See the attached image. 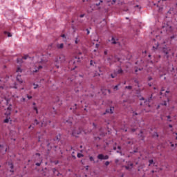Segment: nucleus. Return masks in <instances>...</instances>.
Returning <instances> with one entry per match:
<instances>
[{"mask_svg": "<svg viewBox=\"0 0 177 177\" xmlns=\"http://www.w3.org/2000/svg\"><path fill=\"white\" fill-rule=\"evenodd\" d=\"M28 57V55H25L22 57V59H24V60H27V58Z\"/></svg>", "mask_w": 177, "mask_h": 177, "instance_id": "34", "label": "nucleus"}, {"mask_svg": "<svg viewBox=\"0 0 177 177\" xmlns=\"http://www.w3.org/2000/svg\"><path fill=\"white\" fill-rule=\"evenodd\" d=\"M78 158H81V157H84V155L82 153H77Z\"/></svg>", "mask_w": 177, "mask_h": 177, "instance_id": "25", "label": "nucleus"}, {"mask_svg": "<svg viewBox=\"0 0 177 177\" xmlns=\"http://www.w3.org/2000/svg\"><path fill=\"white\" fill-rule=\"evenodd\" d=\"M86 31H87V35H89V29H86Z\"/></svg>", "mask_w": 177, "mask_h": 177, "instance_id": "51", "label": "nucleus"}, {"mask_svg": "<svg viewBox=\"0 0 177 177\" xmlns=\"http://www.w3.org/2000/svg\"><path fill=\"white\" fill-rule=\"evenodd\" d=\"M140 100H145V97H142L141 98H140Z\"/></svg>", "mask_w": 177, "mask_h": 177, "instance_id": "55", "label": "nucleus"}, {"mask_svg": "<svg viewBox=\"0 0 177 177\" xmlns=\"http://www.w3.org/2000/svg\"><path fill=\"white\" fill-rule=\"evenodd\" d=\"M22 102H26V98H22Z\"/></svg>", "mask_w": 177, "mask_h": 177, "instance_id": "62", "label": "nucleus"}, {"mask_svg": "<svg viewBox=\"0 0 177 177\" xmlns=\"http://www.w3.org/2000/svg\"><path fill=\"white\" fill-rule=\"evenodd\" d=\"M107 60H108V62H109V63H110V62L111 61V57H108V58H107Z\"/></svg>", "mask_w": 177, "mask_h": 177, "instance_id": "47", "label": "nucleus"}, {"mask_svg": "<svg viewBox=\"0 0 177 177\" xmlns=\"http://www.w3.org/2000/svg\"><path fill=\"white\" fill-rule=\"evenodd\" d=\"M90 161H94L93 157L91 156L89 158Z\"/></svg>", "mask_w": 177, "mask_h": 177, "instance_id": "39", "label": "nucleus"}, {"mask_svg": "<svg viewBox=\"0 0 177 177\" xmlns=\"http://www.w3.org/2000/svg\"><path fill=\"white\" fill-rule=\"evenodd\" d=\"M5 115H7V117H9V115H10V111H8V112H6V113H5Z\"/></svg>", "mask_w": 177, "mask_h": 177, "instance_id": "27", "label": "nucleus"}, {"mask_svg": "<svg viewBox=\"0 0 177 177\" xmlns=\"http://www.w3.org/2000/svg\"><path fill=\"white\" fill-rule=\"evenodd\" d=\"M41 68H42V66L39 65V66H38V70H39V69H41Z\"/></svg>", "mask_w": 177, "mask_h": 177, "instance_id": "50", "label": "nucleus"}, {"mask_svg": "<svg viewBox=\"0 0 177 177\" xmlns=\"http://www.w3.org/2000/svg\"><path fill=\"white\" fill-rule=\"evenodd\" d=\"M122 73H124V71H122V69L120 68L117 71V72L115 73L117 75V74H122Z\"/></svg>", "mask_w": 177, "mask_h": 177, "instance_id": "11", "label": "nucleus"}, {"mask_svg": "<svg viewBox=\"0 0 177 177\" xmlns=\"http://www.w3.org/2000/svg\"><path fill=\"white\" fill-rule=\"evenodd\" d=\"M72 157H73V158H74V160H75V158H76L75 156L73 155Z\"/></svg>", "mask_w": 177, "mask_h": 177, "instance_id": "60", "label": "nucleus"}, {"mask_svg": "<svg viewBox=\"0 0 177 177\" xmlns=\"http://www.w3.org/2000/svg\"><path fill=\"white\" fill-rule=\"evenodd\" d=\"M107 92H109V93H111V91L110 90H107Z\"/></svg>", "mask_w": 177, "mask_h": 177, "instance_id": "63", "label": "nucleus"}, {"mask_svg": "<svg viewBox=\"0 0 177 177\" xmlns=\"http://www.w3.org/2000/svg\"><path fill=\"white\" fill-rule=\"evenodd\" d=\"M34 85V89H37L38 88V84H33Z\"/></svg>", "mask_w": 177, "mask_h": 177, "instance_id": "35", "label": "nucleus"}, {"mask_svg": "<svg viewBox=\"0 0 177 177\" xmlns=\"http://www.w3.org/2000/svg\"><path fill=\"white\" fill-rule=\"evenodd\" d=\"M34 110H35L36 113L38 114V108H37V106H34Z\"/></svg>", "mask_w": 177, "mask_h": 177, "instance_id": "30", "label": "nucleus"}, {"mask_svg": "<svg viewBox=\"0 0 177 177\" xmlns=\"http://www.w3.org/2000/svg\"><path fill=\"white\" fill-rule=\"evenodd\" d=\"M116 1H117V0H113V1H112V3H111L112 5H114V3H115Z\"/></svg>", "mask_w": 177, "mask_h": 177, "instance_id": "44", "label": "nucleus"}, {"mask_svg": "<svg viewBox=\"0 0 177 177\" xmlns=\"http://www.w3.org/2000/svg\"><path fill=\"white\" fill-rule=\"evenodd\" d=\"M2 99H4V100H6V102H8V100H6V97H5V95L2 96Z\"/></svg>", "mask_w": 177, "mask_h": 177, "instance_id": "42", "label": "nucleus"}, {"mask_svg": "<svg viewBox=\"0 0 177 177\" xmlns=\"http://www.w3.org/2000/svg\"><path fill=\"white\" fill-rule=\"evenodd\" d=\"M149 167H150V165H151V164H153L154 160H149Z\"/></svg>", "mask_w": 177, "mask_h": 177, "instance_id": "19", "label": "nucleus"}, {"mask_svg": "<svg viewBox=\"0 0 177 177\" xmlns=\"http://www.w3.org/2000/svg\"><path fill=\"white\" fill-rule=\"evenodd\" d=\"M105 165L106 167H109V165H110V162L109 161L105 162Z\"/></svg>", "mask_w": 177, "mask_h": 177, "instance_id": "29", "label": "nucleus"}, {"mask_svg": "<svg viewBox=\"0 0 177 177\" xmlns=\"http://www.w3.org/2000/svg\"><path fill=\"white\" fill-rule=\"evenodd\" d=\"M113 91H118V85L113 86Z\"/></svg>", "mask_w": 177, "mask_h": 177, "instance_id": "21", "label": "nucleus"}, {"mask_svg": "<svg viewBox=\"0 0 177 177\" xmlns=\"http://www.w3.org/2000/svg\"><path fill=\"white\" fill-rule=\"evenodd\" d=\"M162 106H167V102H164L162 104Z\"/></svg>", "mask_w": 177, "mask_h": 177, "instance_id": "45", "label": "nucleus"}, {"mask_svg": "<svg viewBox=\"0 0 177 177\" xmlns=\"http://www.w3.org/2000/svg\"><path fill=\"white\" fill-rule=\"evenodd\" d=\"M136 131V129H131V132H135Z\"/></svg>", "mask_w": 177, "mask_h": 177, "instance_id": "54", "label": "nucleus"}, {"mask_svg": "<svg viewBox=\"0 0 177 177\" xmlns=\"http://www.w3.org/2000/svg\"><path fill=\"white\" fill-rule=\"evenodd\" d=\"M82 132V129H75L73 132L72 135L73 136H75V138H77L78 135H80Z\"/></svg>", "mask_w": 177, "mask_h": 177, "instance_id": "2", "label": "nucleus"}, {"mask_svg": "<svg viewBox=\"0 0 177 177\" xmlns=\"http://www.w3.org/2000/svg\"><path fill=\"white\" fill-rule=\"evenodd\" d=\"M37 160H39V162H36V165L37 167H39L41 165V162H42V159L38 156Z\"/></svg>", "mask_w": 177, "mask_h": 177, "instance_id": "7", "label": "nucleus"}, {"mask_svg": "<svg viewBox=\"0 0 177 177\" xmlns=\"http://www.w3.org/2000/svg\"><path fill=\"white\" fill-rule=\"evenodd\" d=\"M17 80L20 82V84H23V80H20V76H17Z\"/></svg>", "mask_w": 177, "mask_h": 177, "instance_id": "16", "label": "nucleus"}, {"mask_svg": "<svg viewBox=\"0 0 177 177\" xmlns=\"http://www.w3.org/2000/svg\"><path fill=\"white\" fill-rule=\"evenodd\" d=\"M142 168H145V165H142L141 166H140L138 167V171H140V169H142Z\"/></svg>", "mask_w": 177, "mask_h": 177, "instance_id": "24", "label": "nucleus"}, {"mask_svg": "<svg viewBox=\"0 0 177 177\" xmlns=\"http://www.w3.org/2000/svg\"><path fill=\"white\" fill-rule=\"evenodd\" d=\"M10 168H11V169H13V164L12 163L10 164Z\"/></svg>", "mask_w": 177, "mask_h": 177, "instance_id": "37", "label": "nucleus"}, {"mask_svg": "<svg viewBox=\"0 0 177 177\" xmlns=\"http://www.w3.org/2000/svg\"><path fill=\"white\" fill-rule=\"evenodd\" d=\"M119 162H120V160H119L118 159H115V164H118Z\"/></svg>", "mask_w": 177, "mask_h": 177, "instance_id": "41", "label": "nucleus"}, {"mask_svg": "<svg viewBox=\"0 0 177 177\" xmlns=\"http://www.w3.org/2000/svg\"><path fill=\"white\" fill-rule=\"evenodd\" d=\"M163 28H165L166 31H167V32H171V31H172V26L167 24L165 26H163Z\"/></svg>", "mask_w": 177, "mask_h": 177, "instance_id": "5", "label": "nucleus"}, {"mask_svg": "<svg viewBox=\"0 0 177 177\" xmlns=\"http://www.w3.org/2000/svg\"><path fill=\"white\" fill-rule=\"evenodd\" d=\"M125 89H129V91H131V89H132V86H126Z\"/></svg>", "mask_w": 177, "mask_h": 177, "instance_id": "18", "label": "nucleus"}, {"mask_svg": "<svg viewBox=\"0 0 177 177\" xmlns=\"http://www.w3.org/2000/svg\"><path fill=\"white\" fill-rule=\"evenodd\" d=\"M80 42V39H78V37H76L75 38V44H78V43Z\"/></svg>", "mask_w": 177, "mask_h": 177, "instance_id": "20", "label": "nucleus"}, {"mask_svg": "<svg viewBox=\"0 0 177 177\" xmlns=\"http://www.w3.org/2000/svg\"><path fill=\"white\" fill-rule=\"evenodd\" d=\"M57 48L58 49H63V48H64V44H57Z\"/></svg>", "mask_w": 177, "mask_h": 177, "instance_id": "8", "label": "nucleus"}, {"mask_svg": "<svg viewBox=\"0 0 177 177\" xmlns=\"http://www.w3.org/2000/svg\"><path fill=\"white\" fill-rule=\"evenodd\" d=\"M4 34H5V35H8V37H12V34H10V32H9L5 31Z\"/></svg>", "mask_w": 177, "mask_h": 177, "instance_id": "13", "label": "nucleus"}, {"mask_svg": "<svg viewBox=\"0 0 177 177\" xmlns=\"http://www.w3.org/2000/svg\"><path fill=\"white\" fill-rule=\"evenodd\" d=\"M148 80H149V81H151V80H153V78H152L151 77H149L148 78Z\"/></svg>", "mask_w": 177, "mask_h": 177, "instance_id": "52", "label": "nucleus"}, {"mask_svg": "<svg viewBox=\"0 0 177 177\" xmlns=\"http://www.w3.org/2000/svg\"><path fill=\"white\" fill-rule=\"evenodd\" d=\"M163 52H164V53H165V55H168L169 53L168 52V50H165V49H164L163 50Z\"/></svg>", "mask_w": 177, "mask_h": 177, "instance_id": "32", "label": "nucleus"}, {"mask_svg": "<svg viewBox=\"0 0 177 177\" xmlns=\"http://www.w3.org/2000/svg\"><path fill=\"white\" fill-rule=\"evenodd\" d=\"M108 52H109V50H105L104 52V54L106 55H107Z\"/></svg>", "mask_w": 177, "mask_h": 177, "instance_id": "43", "label": "nucleus"}, {"mask_svg": "<svg viewBox=\"0 0 177 177\" xmlns=\"http://www.w3.org/2000/svg\"><path fill=\"white\" fill-rule=\"evenodd\" d=\"M28 99L30 100V99H32V96L27 95Z\"/></svg>", "mask_w": 177, "mask_h": 177, "instance_id": "38", "label": "nucleus"}, {"mask_svg": "<svg viewBox=\"0 0 177 177\" xmlns=\"http://www.w3.org/2000/svg\"><path fill=\"white\" fill-rule=\"evenodd\" d=\"M142 70H143V68H138V71H142Z\"/></svg>", "mask_w": 177, "mask_h": 177, "instance_id": "57", "label": "nucleus"}, {"mask_svg": "<svg viewBox=\"0 0 177 177\" xmlns=\"http://www.w3.org/2000/svg\"><path fill=\"white\" fill-rule=\"evenodd\" d=\"M106 113H110V109H106Z\"/></svg>", "mask_w": 177, "mask_h": 177, "instance_id": "53", "label": "nucleus"}, {"mask_svg": "<svg viewBox=\"0 0 177 177\" xmlns=\"http://www.w3.org/2000/svg\"><path fill=\"white\" fill-rule=\"evenodd\" d=\"M116 76H117V73H115V75H113V74L111 75V78H115Z\"/></svg>", "mask_w": 177, "mask_h": 177, "instance_id": "26", "label": "nucleus"}, {"mask_svg": "<svg viewBox=\"0 0 177 177\" xmlns=\"http://www.w3.org/2000/svg\"><path fill=\"white\" fill-rule=\"evenodd\" d=\"M4 88L2 86H0V93L3 91Z\"/></svg>", "mask_w": 177, "mask_h": 177, "instance_id": "33", "label": "nucleus"}, {"mask_svg": "<svg viewBox=\"0 0 177 177\" xmlns=\"http://www.w3.org/2000/svg\"><path fill=\"white\" fill-rule=\"evenodd\" d=\"M90 64H91V66H93V61L91 60V61L90 62Z\"/></svg>", "mask_w": 177, "mask_h": 177, "instance_id": "48", "label": "nucleus"}, {"mask_svg": "<svg viewBox=\"0 0 177 177\" xmlns=\"http://www.w3.org/2000/svg\"><path fill=\"white\" fill-rule=\"evenodd\" d=\"M39 63H46V61L41 59L40 61H39Z\"/></svg>", "mask_w": 177, "mask_h": 177, "instance_id": "28", "label": "nucleus"}, {"mask_svg": "<svg viewBox=\"0 0 177 177\" xmlns=\"http://www.w3.org/2000/svg\"><path fill=\"white\" fill-rule=\"evenodd\" d=\"M129 167H130L131 168H132V167H133V163H130L128 165Z\"/></svg>", "mask_w": 177, "mask_h": 177, "instance_id": "36", "label": "nucleus"}, {"mask_svg": "<svg viewBox=\"0 0 177 177\" xmlns=\"http://www.w3.org/2000/svg\"><path fill=\"white\" fill-rule=\"evenodd\" d=\"M102 92L103 95H106L107 93V89H102Z\"/></svg>", "mask_w": 177, "mask_h": 177, "instance_id": "17", "label": "nucleus"}, {"mask_svg": "<svg viewBox=\"0 0 177 177\" xmlns=\"http://www.w3.org/2000/svg\"><path fill=\"white\" fill-rule=\"evenodd\" d=\"M54 114H56V110H55V108H53Z\"/></svg>", "mask_w": 177, "mask_h": 177, "instance_id": "49", "label": "nucleus"}, {"mask_svg": "<svg viewBox=\"0 0 177 177\" xmlns=\"http://www.w3.org/2000/svg\"><path fill=\"white\" fill-rule=\"evenodd\" d=\"M97 158L98 160H109V155H103V154H99L97 156Z\"/></svg>", "mask_w": 177, "mask_h": 177, "instance_id": "4", "label": "nucleus"}, {"mask_svg": "<svg viewBox=\"0 0 177 177\" xmlns=\"http://www.w3.org/2000/svg\"><path fill=\"white\" fill-rule=\"evenodd\" d=\"M126 169H131L132 168H131L129 165L125 167Z\"/></svg>", "mask_w": 177, "mask_h": 177, "instance_id": "40", "label": "nucleus"}, {"mask_svg": "<svg viewBox=\"0 0 177 177\" xmlns=\"http://www.w3.org/2000/svg\"><path fill=\"white\" fill-rule=\"evenodd\" d=\"M39 124V122H38L37 120H35V123L34 124L38 125Z\"/></svg>", "mask_w": 177, "mask_h": 177, "instance_id": "31", "label": "nucleus"}, {"mask_svg": "<svg viewBox=\"0 0 177 177\" xmlns=\"http://www.w3.org/2000/svg\"><path fill=\"white\" fill-rule=\"evenodd\" d=\"M69 67H71V70H75L77 68V65H75V61L74 59H71L69 62Z\"/></svg>", "mask_w": 177, "mask_h": 177, "instance_id": "3", "label": "nucleus"}, {"mask_svg": "<svg viewBox=\"0 0 177 177\" xmlns=\"http://www.w3.org/2000/svg\"><path fill=\"white\" fill-rule=\"evenodd\" d=\"M23 71L19 67L17 69V73H21Z\"/></svg>", "mask_w": 177, "mask_h": 177, "instance_id": "22", "label": "nucleus"}, {"mask_svg": "<svg viewBox=\"0 0 177 177\" xmlns=\"http://www.w3.org/2000/svg\"><path fill=\"white\" fill-rule=\"evenodd\" d=\"M10 118H9V117L7 116L6 119L4 120V122H5L6 124H8V122H9V120H10Z\"/></svg>", "mask_w": 177, "mask_h": 177, "instance_id": "14", "label": "nucleus"}, {"mask_svg": "<svg viewBox=\"0 0 177 177\" xmlns=\"http://www.w3.org/2000/svg\"><path fill=\"white\" fill-rule=\"evenodd\" d=\"M84 16H85V14H82L80 15V17L82 18V17H84Z\"/></svg>", "mask_w": 177, "mask_h": 177, "instance_id": "46", "label": "nucleus"}, {"mask_svg": "<svg viewBox=\"0 0 177 177\" xmlns=\"http://www.w3.org/2000/svg\"><path fill=\"white\" fill-rule=\"evenodd\" d=\"M169 128H172L171 124H169Z\"/></svg>", "mask_w": 177, "mask_h": 177, "instance_id": "64", "label": "nucleus"}, {"mask_svg": "<svg viewBox=\"0 0 177 177\" xmlns=\"http://www.w3.org/2000/svg\"><path fill=\"white\" fill-rule=\"evenodd\" d=\"M138 136L140 138H142V140H143V138H144V136H143V131H141L140 134L138 135Z\"/></svg>", "mask_w": 177, "mask_h": 177, "instance_id": "12", "label": "nucleus"}, {"mask_svg": "<svg viewBox=\"0 0 177 177\" xmlns=\"http://www.w3.org/2000/svg\"><path fill=\"white\" fill-rule=\"evenodd\" d=\"M109 42H111V45H118L119 46H121V42H120V39L116 36H112L111 39L109 40Z\"/></svg>", "mask_w": 177, "mask_h": 177, "instance_id": "1", "label": "nucleus"}, {"mask_svg": "<svg viewBox=\"0 0 177 177\" xmlns=\"http://www.w3.org/2000/svg\"><path fill=\"white\" fill-rule=\"evenodd\" d=\"M17 63H23V59H21V58H18V59H17Z\"/></svg>", "mask_w": 177, "mask_h": 177, "instance_id": "15", "label": "nucleus"}, {"mask_svg": "<svg viewBox=\"0 0 177 177\" xmlns=\"http://www.w3.org/2000/svg\"><path fill=\"white\" fill-rule=\"evenodd\" d=\"M59 59L61 62V63H64V62H66V55H60L59 56Z\"/></svg>", "mask_w": 177, "mask_h": 177, "instance_id": "6", "label": "nucleus"}, {"mask_svg": "<svg viewBox=\"0 0 177 177\" xmlns=\"http://www.w3.org/2000/svg\"><path fill=\"white\" fill-rule=\"evenodd\" d=\"M95 6H100V3H96Z\"/></svg>", "mask_w": 177, "mask_h": 177, "instance_id": "59", "label": "nucleus"}, {"mask_svg": "<svg viewBox=\"0 0 177 177\" xmlns=\"http://www.w3.org/2000/svg\"><path fill=\"white\" fill-rule=\"evenodd\" d=\"M62 38H66V35H62Z\"/></svg>", "mask_w": 177, "mask_h": 177, "instance_id": "56", "label": "nucleus"}, {"mask_svg": "<svg viewBox=\"0 0 177 177\" xmlns=\"http://www.w3.org/2000/svg\"><path fill=\"white\" fill-rule=\"evenodd\" d=\"M54 175H56L57 176H59V171L56 169H53Z\"/></svg>", "mask_w": 177, "mask_h": 177, "instance_id": "10", "label": "nucleus"}, {"mask_svg": "<svg viewBox=\"0 0 177 177\" xmlns=\"http://www.w3.org/2000/svg\"><path fill=\"white\" fill-rule=\"evenodd\" d=\"M40 127H44V122H41V124H40Z\"/></svg>", "mask_w": 177, "mask_h": 177, "instance_id": "58", "label": "nucleus"}, {"mask_svg": "<svg viewBox=\"0 0 177 177\" xmlns=\"http://www.w3.org/2000/svg\"><path fill=\"white\" fill-rule=\"evenodd\" d=\"M113 110H114V107H111L109 109L110 114H113Z\"/></svg>", "mask_w": 177, "mask_h": 177, "instance_id": "23", "label": "nucleus"}, {"mask_svg": "<svg viewBox=\"0 0 177 177\" xmlns=\"http://www.w3.org/2000/svg\"><path fill=\"white\" fill-rule=\"evenodd\" d=\"M95 47L97 48H99V44H95Z\"/></svg>", "mask_w": 177, "mask_h": 177, "instance_id": "61", "label": "nucleus"}, {"mask_svg": "<svg viewBox=\"0 0 177 177\" xmlns=\"http://www.w3.org/2000/svg\"><path fill=\"white\" fill-rule=\"evenodd\" d=\"M55 142H56L57 143L58 142H60V136H57L55 138H54Z\"/></svg>", "mask_w": 177, "mask_h": 177, "instance_id": "9", "label": "nucleus"}]
</instances>
